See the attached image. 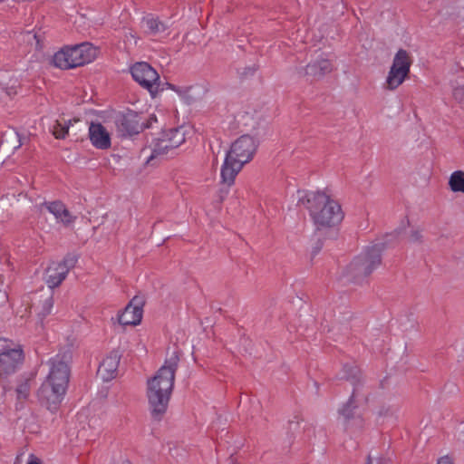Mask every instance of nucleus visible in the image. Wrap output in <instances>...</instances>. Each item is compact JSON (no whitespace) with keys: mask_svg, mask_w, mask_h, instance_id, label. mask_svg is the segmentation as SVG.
<instances>
[{"mask_svg":"<svg viewBox=\"0 0 464 464\" xmlns=\"http://www.w3.org/2000/svg\"><path fill=\"white\" fill-rule=\"evenodd\" d=\"M179 361L178 354L174 353L155 375L148 380L147 398L155 419H160L168 409Z\"/></svg>","mask_w":464,"mask_h":464,"instance_id":"nucleus-1","label":"nucleus"},{"mask_svg":"<svg viewBox=\"0 0 464 464\" xmlns=\"http://www.w3.org/2000/svg\"><path fill=\"white\" fill-rule=\"evenodd\" d=\"M49 372L38 390L40 402L51 412H56L66 394L70 368L68 362L59 354L48 361Z\"/></svg>","mask_w":464,"mask_h":464,"instance_id":"nucleus-2","label":"nucleus"},{"mask_svg":"<svg viewBox=\"0 0 464 464\" xmlns=\"http://www.w3.org/2000/svg\"><path fill=\"white\" fill-rule=\"evenodd\" d=\"M298 203L308 209L318 229L334 227L341 223L344 217L339 202L325 191L304 192Z\"/></svg>","mask_w":464,"mask_h":464,"instance_id":"nucleus-3","label":"nucleus"},{"mask_svg":"<svg viewBox=\"0 0 464 464\" xmlns=\"http://www.w3.org/2000/svg\"><path fill=\"white\" fill-rule=\"evenodd\" d=\"M256 149V140L252 136L242 135L237 139L231 144L221 166L220 177L222 183L231 187L244 165L253 160Z\"/></svg>","mask_w":464,"mask_h":464,"instance_id":"nucleus-4","label":"nucleus"},{"mask_svg":"<svg viewBox=\"0 0 464 464\" xmlns=\"http://www.w3.org/2000/svg\"><path fill=\"white\" fill-rule=\"evenodd\" d=\"M382 247L375 244L356 256L343 270V276L354 283H361L368 277L382 261Z\"/></svg>","mask_w":464,"mask_h":464,"instance_id":"nucleus-5","label":"nucleus"},{"mask_svg":"<svg viewBox=\"0 0 464 464\" xmlns=\"http://www.w3.org/2000/svg\"><path fill=\"white\" fill-rule=\"evenodd\" d=\"M366 401V397L360 394L358 387H354L348 401L338 410L339 420L347 433L353 435L363 430Z\"/></svg>","mask_w":464,"mask_h":464,"instance_id":"nucleus-6","label":"nucleus"},{"mask_svg":"<svg viewBox=\"0 0 464 464\" xmlns=\"http://www.w3.org/2000/svg\"><path fill=\"white\" fill-rule=\"evenodd\" d=\"M97 56V49L90 43L66 46L54 53L53 63L60 69H70L92 63Z\"/></svg>","mask_w":464,"mask_h":464,"instance_id":"nucleus-7","label":"nucleus"},{"mask_svg":"<svg viewBox=\"0 0 464 464\" xmlns=\"http://www.w3.org/2000/svg\"><path fill=\"white\" fill-rule=\"evenodd\" d=\"M24 361L21 346L11 340L0 338V379L14 374Z\"/></svg>","mask_w":464,"mask_h":464,"instance_id":"nucleus-8","label":"nucleus"},{"mask_svg":"<svg viewBox=\"0 0 464 464\" xmlns=\"http://www.w3.org/2000/svg\"><path fill=\"white\" fill-rule=\"evenodd\" d=\"M411 59L406 50H399L388 72L385 88L393 91L403 83L410 73Z\"/></svg>","mask_w":464,"mask_h":464,"instance_id":"nucleus-9","label":"nucleus"},{"mask_svg":"<svg viewBox=\"0 0 464 464\" xmlns=\"http://www.w3.org/2000/svg\"><path fill=\"white\" fill-rule=\"evenodd\" d=\"M133 80L146 89L152 97L160 92V82L157 71L146 62H139L130 67Z\"/></svg>","mask_w":464,"mask_h":464,"instance_id":"nucleus-10","label":"nucleus"},{"mask_svg":"<svg viewBox=\"0 0 464 464\" xmlns=\"http://www.w3.org/2000/svg\"><path fill=\"white\" fill-rule=\"evenodd\" d=\"M185 140V130L182 127L163 131L160 136L155 139L150 144V159L168 154L169 150L179 147Z\"/></svg>","mask_w":464,"mask_h":464,"instance_id":"nucleus-11","label":"nucleus"},{"mask_svg":"<svg viewBox=\"0 0 464 464\" xmlns=\"http://www.w3.org/2000/svg\"><path fill=\"white\" fill-rule=\"evenodd\" d=\"M73 266L72 259H63L60 262H52L46 268L44 281L49 288L53 289L59 286L66 278L71 267Z\"/></svg>","mask_w":464,"mask_h":464,"instance_id":"nucleus-12","label":"nucleus"},{"mask_svg":"<svg viewBox=\"0 0 464 464\" xmlns=\"http://www.w3.org/2000/svg\"><path fill=\"white\" fill-rule=\"evenodd\" d=\"M120 363V355L117 352L111 353L101 362L98 369V375L104 382L114 379L117 375Z\"/></svg>","mask_w":464,"mask_h":464,"instance_id":"nucleus-13","label":"nucleus"},{"mask_svg":"<svg viewBox=\"0 0 464 464\" xmlns=\"http://www.w3.org/2000/svg\"><path fill=\"white\" fill-rule=\"evenodd\" d=\"M89 137L92 144L99 150H107L111 147V136L101 123H92L89 127Z\"/></svg>","mask_w":464,"mask_h":464,"instance_id":"nucleus-14","label":"nucleus"},{"mask_svg":"<svg viewBox=\"0 0 464 464\" xmlns=\"http://www.w3.org/2000/svg\"><path fill=\"white\" fill-rule=\"evenodd\" d=\"M44 205L47 210L54 216L57 222H61L64 226L72 225L76 219V217L73 216L61 201L48 202Z\"/></svg>","mask_w":464,"mask_h":464,"instance_id":"nucleus-15","label":"nucleus"},{"mask_svg":"<svg viewBox=\"0 0 464 464\" xmlns=\"http://www.w3.org/2000/svg\"><path fill=\"white\" fill-rule=\"evenodd\" d=\"M142 308L132 300L120 314L119 323L122 325H137L142 319Z\"/></svg>","mask_w":464,"mask_h":464,"instance_id":"nucleus-16","label":"nucleus"},{"mask_svg":"<svg viewBox=\"0 0 464 464\" xmlns=\"http://www.w3.org/2000/svg\"><path fill=\"white\" fill-rule=\"evenodd\" d=\"M333 70L332 62L324 57L316 59L308 63L304 68V73L314 78H319Z\"/></svg>","mask_w":464,"mask_h":464,"instance_id":"nucleus-17","label":"nucleus"},{"mask_svg":"<svg viewBox=\"0 0 464 464\" xmlns=\"http://www.w3.org/2000/svg\"><path fill=\"white\" fill-rule=\"evenodd\" d=\"M53 308V293L50 292L47 295H41V299L39 303L35 305V309L37 310L38 316L41 319L45 318L52 313Z\"/></svg>","mask_w":464,"mask_h":464,"instance_id":"nucleus-18","label":"nucleus"},{"mask_svg":"<svg viewBox=\"0 0 464 464\" xmlns=\"http://www.w3.org/2000/svg\"><path fill=\"white\" fill-rule=\"evenodd\" d=\"M145 24L148 33L153 36H158L165 33L168 29V26L163 22L153 17L147 18Z\"/></svg>","mask_w":464,"mask_h":464,"instance_id":"nucleus-19","label":"nucleus"},{"mask_svg":"<svg viewBox=\"0 0 464 464\" xmlns=\"http://www.w3.org/2000/svg\"><path fill=\"white\" fill-rule=\"evenodd\" d=\"M449 186L451 191L464 193V172L456 170L451 173L449 179Z\"/></svg>","mask_w":464,"mask_h":464,"instance_id":"nucleus-20","label":"nucleus"},{"mask_svg":"<svg viewBox=\"0 0 464 464\" xmlns=\"http://www.w3.org/2000/svg\"><path fill=\"white\" fill-rule=\"evenodd\" d=\"M72 120L66 121L64 119L57 120L52 127V133L56 139H64L72 124Z\"/></svg>","mask_w":464,"mask_h":464,"instance_id":"nucleus-21","label":"nucleus"},{"mask_svg":"<svg viewBox=\"0 0 464 464\" xmlns=\"http://www.w3.org/2000/svg\"><path fill=\"white\" fill-rule=\"evenodd\" d=\"M30 391H31V386H30L29 381L26 380V381L23 382L16 388L17 398L19 400L26 399L30 394Z\"/></svg>","mask_w":464,"mask_h":464,"instance_id":"nucleus-22","label":"nucleus"},{"mask_svg":"<svg viewBox=\"0 0 464 464\" xmlns=\"http://www.w3.org/2000/svg\"><path fill=\"white\" fill-rule=\"evenodd\" d=\"M121 126L122 130H125L127 134L132 135L139 132V126L132 125L131 121L126 118L121 121Z\"/></svg>","mask_w":464,"mask_h":464,"instance_id":"nucleus-23","label":"nucleus"},{"mask_svg":"<svg viewBox=\"0 0 464 464\" xmlns=\"http://www.w3.org/2000/svg\"><path fill=\"white\" fill-rule=\"evenodd\" d=\"M454 100L460 105H464V85L457 86L452 91Z\"/></svg>","mask_w":464,"mask_h":464,"instance_id":"nucleus-24","label":"nucleus"},{"mask_svg":"<svg viewBox=\"0 0 464 464\" xmlns=\"http://www.w3.org/2000/svg\"><path fill=\"white\" fill-rule=\"evenodd\" d=\"M25 38L28 42H30L32 39L35 42V48H41L39 36L37 34H32L30 32L26 33Z\"/></svg>","mask_w":464,"mask_h":464,"instance_id":"nucleus-25","label":"nucleus"},{"mask_svg":"<svg viewBox=\"0 0 464 464\" xmlns=\"http://www.w3.org/2000/svg\"><path fill=\"white\" fill-rule=\"evenodd\" d=\"M437 464H454V462L451 457L445 455L438 459Z\"/></svg>","mask_w":464,"mask_h":464,"instance_id":"nucleus-26","label":"nucleus"},{"mask_svg":"<svg viewBox=\"0 0 464 464\" xmlns=\"http://www.w3.org/2000/svg\"><path fill=\"white\" fill-rule=\"evenodd\" d=\"M2 91H5L8 96L14 95L17 92L16 90H15V86L14 85H12L10 87H6L5 89L0 87V92H2Z\"/></svg>","mask_w":464,"mask_h":464,"instance_id":"nucleus-27","label":"nucleus"},{"mask_svg":"<svg viewBox=\"0 0 464 464\" xmlns=\"http://www.w3.org/2000/svg\"><path fill=\"white\" fill-rule=\"evenodd\" d=\"M8 301V295L5 291L0 289V305H4Z\"/></svg>","mask_w":464,"mask_h":464,"instance_id":"nucleus-28","label":"nucleus"},{"mask_svg":"<svg viewBox=\"0 0 464 464\" xmlns=\"http://www.w3.org/2000/svg\"><path fill=\"white\" fill-rule=\"evenodd\" d=\"M366 464H383V462L381 459H373L371 457H368Z\"/></svg>","mask_w":464,"mask_h":464,"instance_id":"nucleus-29","label":"nucleus"},{"mask_svg":"<svg viewBox=\"0 0 464 464\" xmlns=\"http://www.w3.org/2000/svg\"><path fill=\"white\" fill-rule=\"evenodd\" d=\"M248 119H249V114L246 113V115L243 116V120L245 121L244 124L246 126H249L251 128H256V125L254 123L253 124L248 123V121H247Z\"/></svg>","mask_w":464,"mask_h":464,"instance_id":"nucleus-30","label":"nucleus"},{"mask_svg":"<svg viewBox=\"0 0 464 464\" xmlns=\"http://www.w3.org/2000/svg\"><path fill=\"white\" fill-rule=\"evenodd\" d=\"M27 464H41L39 459L34 455H30V459Z\"/></svg>","mask_w":464,"mask_h":464,"instance_id":"nucleus-31","label":"nucleus"},{"mask_svg":"<svg viewBox=\"0 0 464 464\" xmlns=\"http://www.w3.org/2000/svg\"><path fill=\"white\" fill-rule=\"evenodd\" d=\"M411 240H412V241H417V240H419V239L421 237V235H420V232L415 231V232H413V233L411 234Z\"/></svg>","mask_w":464,"mask_h":464,"instance_id":"nucleus-32","label":"nucleus"},{"mask_svg":"<svg viewBox=\"0 0 464 464\" xmlns=\"http://www.w3.org/2000/svg\"><path fill=\"white\" fill-rule=\"evenodd\" d=\"M126 464H130V461H127V463H126Z\"/></svg>","mask_w":464,"mask_h":464,"instance_id":"nucleus-33","label":"nucleus"}]
</instances>
